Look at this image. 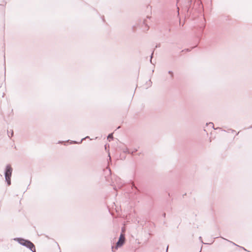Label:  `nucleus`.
Instances as JSON below:
<instances>
[{"label": "nucleus", "mask_w": 252, "mask_h": 252, "mask_svg": "<svg viewBox=\"0 0 252 252\" xmlns=\"http://www.w3.org/2000/svg\"><path fill=\"white\" fill-rule=\"evenodd\" d=\"M18 241L21 244L27 246V247L29 248L32 251H35V248L33 244L30 241L21 239H18Z\"/></svg>", "instance_id": "nucleus-1"}, {"label": "nucleus", "mask_w": 252, "mask_h": 252, "mask_svg": "<svg viewBox=\"0 0 252 252\" xmlns=\"http://www.w3.org/2000/svg\"><path fill=\"white\" fill-rule=\"evenodd\" d=\"M12 169L10 166H7L6 167V170L5 173V176L6 180L7 181L8 184L10 185V177L12 174Z\"/></svg>", "instance_id": "nucleus-2"}, {"label": "nucleus", "mask_w": 252, "mask_h": 252, "mask_svg": "<svg viewBox=\"0 0 252 252\" xmlns=\"http://www.w3.org/2000/svg\"><path fill=\"white\" fill-rule=\"evenodd\" d=\"M125 241V235L123 234H121L120 236L119 241L117 243V247L122 246L124 244Z\"/></svg>", "instance_id": "nucleus-3"}, {"label": "nucleus", "mask_w": 252, "mask_h": 252, "mask_svg": "<svg viewBox=\"0 0 252 252\" xmlns=\"http://www.w3.org/2000/svg\"><path fill=\"white\" fill-rule=\"evenodd\" d=\"M112 137V134H110V135H109L108 137L109 138V137Z\"/></svg>", "instance_id": "nucleus-4"}]
</instances>
